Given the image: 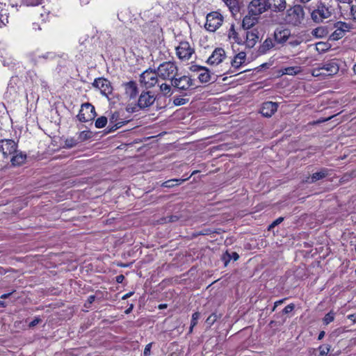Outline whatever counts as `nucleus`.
Instances as JSON below:
<instances>
[{
  "instance_id": "1",
  "label": "nucleus",
  "mask_w": 356,
  "mask_h": 356,
  "mask_svg": "<svg viewBox=\"0 0 356 356\" xmlns=\"http://www.w3.org/2000/svg\"><path fill=\"white\" fill-rule=\"evenodd\" d=\"M309 10L311 19L314 22L318 24L323 22L325 19L330 17L332 14V6L322 1H318L313 9L309 8Z\"/></svg>"
},
{
  "instance_id": "2",
  "label": "nucleus",
  "mask_w": 356,
  "mask_h": 356,
  "mask_svg": "<svg viewBox=\"0 0 356 356\" xmlns=\"http://www.w3.org/2000/svg\"><path fill=\"white\" fill-rule=\"evenodd\" d=\"M305 19V10L302 6L295 5L286 10L282 22L289 25L298 26Z\"/></svg>"
},
{
  "instance_id": "3",
  "label": "nucleus",
  "mask_w": 356,
  "mask_h": 356,
  "mask_svg": "<svg viewBox=\"0 0 356 356\" xmlns=\"http://www.w3.org/2000/svg\"><path fill=\"white\" fill-rule=\"evenodd\" d=\"M339 65L337 59H332L323 63H319L318 67L312 71V75L318 76L320 75L330 76L338 73Z\"/></svg>"
},
{
  "instance_id": "4",
  "label": "nucleus",
  "mask_w": 356,
  "mask_h": 356,
  "mask_svg": "<svg viewBox=\"0 0 356 356\" xmlns=\"http://www.w3.org/2000/svg\"><path fill=\"white\" fill-rule=\"evenodd\" d=\"M156 70L160 79L170 80L171 82L177 76L179 70L177 64L172 61L163 62Z\"/></svg>"
},
{
  "instance_id": "5",
  "label": "nucleus",
  "mask_w": 356,
  "mask_h": 356,
  "mask_svg": "<svg viewBox=\"0 0 356 356\" xmlns=\"http://www.w3.org/2000/svg\"><path fill=\"white\" fill-rule=\"evenodd\" d=\"M28 57L35 65H39L55 60L57 58V55L54 51L41 52L37 49L29 53Z\"/></svg>"
},
{
  "instance_id": "6",
  "label": "nucleus",
  "mask_w": 356,
  "mask_h": 356,
  "mask_svg": "<svg viewBox=\"0 0 356 356\" xmlns=\"http://www.w3.org/2000/svg\"><path fill=\"white\" fill-rule=\"evenodd\" d=\"M22 82L18 76H13L8 84L5 98L10 102H14L19 94L22 91Z\"/></svg>"
},
{
  "instance_id": "7",
  "label": "nucleus",
  "mask_w": 356,
  "mask_h": 356,
  "mask_svg": "<svg viewBox=\"0 0 356 356\" xmlns=\"http://www.w3.org/2000/svg\"><path fill=\"white\" fill-rule=\"evenodd\" d=\"M223 20L224 17L219 12H211L207 15L204 27L208 31L214 32L222 26Z\"/></svg>"
},
{
  "instance_id": "8",
  "label": "nucleus",
  "mask_w": 356,
  "mask_h": 356,
  "mask_svg": "<svg viewBox=\"0 0 356 356\" xmlns=\"http://www.w3.org/2000/svg\"><path fill=\"white\" fill-rule=\"evenodd\" d=\"M159 78L156 70L149 68L144 71L140 75L139 81L140 84L146 88H151L158 83Z\"/></svg>"
},
{
  "instance_id": "9",
  "label": "nucleus",
  "mask_w": 356,
  "mask_h": 356,
  "mask_svg": "<svg viewBox=\"0 0 356 356\" xmlns=\"http://www.w3.org/2000/svg\"><path fill=\"white\" fill-rule=\"evenodd\" d=\"M126 111L120 110L115 111L109 119L110 128L109 131H115L129 122V120L125 117Z\"/></svg>"
},
{
  "instance_id": "10",
  "label": "nucleus",
  "mask_w": 356,
  "mask_h": 356,
  "mask_svg": "<svg viewBox=\"0 0 356 356\" xmlns=\"http://www.w3.org/2000/svg\"><path fill=\"white\" fill-rule=\"evenodd\" d=\"M171 85L179 91H186L194 86L193 80L188 76H175L172 80Z\"/></svg>"
},
{
  "instance_id": "11",
  "label": "nucleus",
  "mask_w": 356,
  "mask_h": 356,
  "mask_svg": "<svg viewBox=\"0 0 356 356\" xmlns=\"http://www.w3.org/2000/svg\"><path fill=\"white\" fill-rule=\"evenodd\" d=\"M96 116L95 107L89 103L83 104L77 118L80 122H87L92 120Z\"/></svg>"
},
{
  "instance_id": "12",
  "label": "nucleus",
  "mask_w": 356,
  "mask_h": 356,
  "mask_svg": "<svg viewBox=\"0 0 356 356\" xmlns=\"http://www.w3.org/2000/svg\"><path fill=\"white\" fill-rule=\"evenodd\" d=\"M194 53L195 50L188 42H181L176 47V54L182 60H189Z\"/></svg>"
},
{
  "instance_id": "13",
  "label": "nucleus",
  "mask_w": 356,
  "mask_h": 356,
  "mask_svg": "<svg viewBox=\"0 0 356 356\" xmlns=\"http://www.w3.org/2000/svg\"><path fill=\"white\" fill-rule=\"evenodd\" d=\"M17 144L13 140L4 139L0 140V152L4 158H8L16 152Z\"/></svg>"
},
{
  "instance_id": "14",
  "label": "nucleus",
  "mask_w": 356,
  "mask_h": 356,
  "mask_svg": "<svg viewBox=\"0 0 356 356\" xmlns=\"http://www.w3.org/2000/svg\"><path fill=\"white\" fill-rule=\"evenodd\" d=\"M268 10L265 0H252L248 5V13L259 16Z\"/></svg>"
},
{
  "instance_id": "15",
  "label": "nucleus",
  "mask_w": 356,
  "mask_h": 356,
  "mask_svg": "<svg viewBox=\"0 0 356 356\" xmlns=\"http://www.w3.org/2000/svg\"><path fill=\"white\" fill-rule=\"evenodd\" d=\"M93 86L98 88L101 93L106 97H108L113 91V87L111 82L104 78H98L95 79Z\"/></svg>"
},
{
  "instance_id": "16",
  "label": "nucleus",
  "mask_w": 356,
  "mask_h": 356,
  "mask_svg": "<svg viewBox=\"0 0 356 356\" xmlns=\"http://www.w3.org/2000/svg\"><path fill=\"white\" fill-rule=\"evenodd\" d=\"M243 37H244L243 44L248 48H252L259 40V31L256 29L247 30Z\"/></svg>"
},
{
  "instance_id": "17",
  "label": "nucleus",
  "mask_w": 356,
  "mask_h": 356,
  "mask_svg": "<svg viewBox=\"0 0 356 356\" xmlns=\"http://www.w3.org/2000/svg\"><path fill=\"white\" fill-rule=\"evenodd\" d=\"M155 100L156 97L152 92H143L138 98V105L140 108H145L152 105Z\"/></svg>"
},
{
  "instance_id": "18",
  "label": "nucleus",
  "mask_w": 356,
  "mask_h": 356,
  "mask_svg": "<svg viewBox=\"0 0 356 356\" xmlns=\"http://www.w3.org/2000/svg\"><path fill=\"white\" fill-rule=\"evenodd\" d=\"M268 10L273 12H282L286 7V0H265Z\"/></svg>"
},
{
  "instance_id": "19",
  "label": "nucleus",
  "mask_w": 356,
  "mask_h": 356,
  "mask_svg": "<svg viewBox=\"0 0 356 356\" xmlns=\"http://www.w3.org/2000/svg\"><path fill=\"white\" fill-rule=\"evenodd\" d=\"M331 170L325 168H321L318 172L313 173L311 177H308L304 180L305 182L308 184L314 183L318 180L323 179L330 175Z\"/></svg>"
},
{
  "instance_id": "20",
  "label": "nucleus",
  "mask_w": 356,
  "mask_h": 356,
  "mask_svg": "<svg viewBox=\"0 0 356 356\" xmlns=\"http://www.w3.org/2000/svg\"><path fill=\"white\" fill-rule=\"evenodd\" d=\"M278 105L277 103L272 102H266L262 104L260 113L265 117H271L277 110Z\"/></svg>"
},
{
  "instance_id": "21",
  "label": "nucleus",
  "mask_w": 356,
  "mask_h": 356,
  "mask_svg": "<svg viewBox=\"0 0 356 356\" xmlns=\"http://www.w3.org/2000/svg\"><path fill=\"white\" fill-rule=\"evenodd\" d=\"M225 57L224 49L221 48L216 49L211 56L208 58V63L211 65H218L222 61Z\"/></svg>"
},
{
  "instance_id": "22",
  "label": "nucleus",
  "mask_w": 356,
  "mask_h": 356,
  "mask_svg": "<svg viewBox=\"0 0 356 356\" xmlns=\"http://www.w3.org/2000/svg\"><path fill=\"white\" fill-rule=\"evenodd\" d=\"M227 38L231 43L243 44L244 37L241 36L240 34L235 30L234 24L231 25L229 29L227 31Z\"/></svg>"
},
{
  "instance_id": "23",
  "label": "nucleus",
  "mask_w": 356,
  "mask_h": 356,
  "mask_svg": "<svg viewBox=\"0 0 356 356\" xmlns=\"http://www.w3.org/2000/svg\"><path fill=\"white\" fill-rule=\"evenodd\" d=\"M3 66L8 67L10 70H17L20 68L21 63L15 59L11 55L6 54L2 60Z\"/></svg>"
},
{
  "instance_id": "24",
  "label": "nucleus",
  "mask_w": 356,
  "mask_h": 356,
  "mask_svg": "<svg viewBox=\"0 0 356 356\" xmlns=\"http://www.w3.org/2000/svg\"><path fill=\"white\" fill-rule=\"evenodd\" d=\"M125 94L130 99H134L136 97L138 93V87L134 81H129L124 84Z\"/></svg>"
},
{
  "instance_id": "25",
  "label": "nucleus",
  "mask_w": 356,
  "mask_h": 356,
  "mask_svg": "<svg viewBox=\"0 0 356 356\" xmlns=\"http://www.w3.org/2000/svg\"><path fill=\"white\" fill-rule=\"evenodd\" d=\"M257 15H252L248 13V15L245 16L243 22L242 26L245 30L250 29L254 25L257 23Z\"/></svg>"
},
{
  "instance_id": "26",
  "label": "nucleus",
  "mask_w": 356,
  "mask_h": 356,
  "mask_svg": "<svg viewBox=\"0 0 356 356\" xmlns=\"http://www.w3.org/2000/svg\"><path fill=\"white\" fill-rule=\"evenodd\" d=\"M246 54L243 51L239 52L236 54L231 62L232 67L234 70L238 69L243 63H245Z\"/></svg>"
},
{
  "instance_id": "27",
  "label": "nucleus",
  "mask_w": 356,
  "mask_h": 356,
  "mask_svg": "<svg viewBox=\"0 0 356 356\" xmlns=\"http://www.w3.org/2000/svg\"><path fill=\"white\" fill-rule=\"evenodd\" d=\"M274 47L273 41L271 38H266L263 43L259 46V53L260 54H266L269 50L273 49Z\"/></svg>"
},
{
  "instance_id": "28",
  "label": "nucleus",
  "mask_w": 356,
  "mask_h": 356,
  "mask_svg": "<svg viewBox=\"0 0 356 356\" xmlns=\"http://www.w3.org/2000/svg\"><path fill=\"white\" fill-rule=\"evenodd\" d=\"M196 172H197V171L193 172V173L189 177H188L185 179H173L168 180V181L163 182L161 184V186L163 187H165V188H171V187L174 186L175 185H179V184H182L184 181L188 180L192 175H193Z\"/></svg>"
},
{
  "instance_id": "29",
  "label": "nucleus",
  "mask_w": 356,
  "mask_h": 356,
  "mask_svg": "<svg viewBox=\"0 0 356 356\" xmlns=\"http://www.w3.org/2000/svg\"><path fill=\"white\" fill-rule=\"evenodd\" d=\"M15 154L11 158V163L13 165H20L23 164L26 159V154L22 153V152H15Z\"/></svg>"
},
{
  "instance_id": "30",
  "label": "nucleus",
  "mask_w": 356,
  "mask_h": 356,
  "mask_svg": "<svg viewBox=\"0 0 356 356\" xmlns=\"http://www.w3.org/2000/svg\"><path fill=\"white\" fill-rule=\"evenodd\" d=\"M289 32L284 29L282 31H276L275 32V39L279 43L284 42L288 40Z\"/></svg>"
},
{
  "instance_id": "31",
  "label": "nucleus",
  "mask_w": 356,
  "mask_h": 356,
  "mask_svg": "<svg viewBox=\"0 0 356 356\" xmlns=\"http://www.w3.org/2000/svg\"><path fill=\"white\" fill-rule=\"evenodd\" d=\"M198 79L201 83H207L210 81L211 76L209 70L203 67L198 74Z\"/></svg>"
},
{
  "instance_id": "32",
  "label": "nucleus",
  "mask_w": 356,
  "mask_h": 356,
  "mask_svg": "<svg viewBox=\"0 0 356 356\" xmlns=\"http://www.w3.org/2000/svg\"><path fill=\"white\" fill-rule=\"evenodd\" d=\"M301 69L300 67L295 66V67H287L285 68H283L282 70L283 74H288V75H296L298 74L299 72H300Z\"/></svg>"
},
{
  "instance_id": "33",
  "label": "nucleus",
  "mask_w": 356,
  "mask_h": 356,
  "mask_svg": "<svg viewBox=\"0 0 356 356\" xmlns=\"http://www.w3.org/2000/svg\"><path fill=\"white\" fill-rule=\"evenodd\" d=\"M172 85L163 83L159 86L160 91L164 96H170L172 94Z\"/></svg>"
},
{
  "instance_id": "34",
  "label": "nucleus",
  "mask_w": 356,
  "mask_h": 356,
  "mask_svg": "<svg viewBox=\"0 0 356 356\" xmlns=\"http://www.w3.org/2000/svg\"><path fill=\"white\" fill-rule=\"evenodd\" d=\"M238 258H239V256L236 252H233L231 254H229L227 252H226V253L223 255L222 259L225 261V266H227L228 262L231 259H234V261H236Z\"/></svg>"
},
{
  "instance_id": "35",
  "label": "nucleus",
  "mask_w": 356,
  "mask_h": 356,
  "mask_svg": "<svg viewBox=\"0 0 356 356\" xmlns=\"http://www.w3.org/2000/svg\"><path fill=\"white\" fill-rule=\"evenodd\" d=\"M226 5L229 7L232 12L237 11L238 10V0H222Z\"/></svg>"
},
{
  "instance_id": "36",
  "label": "nucleus",
  "mask_w": 356,
  "mask_h": 356,
  "mask_svg": "<svg viewBox=\"0 0 356 356\" xmlns=\"http://www.w3.org/2000/svg\"><path fill=\"white\" fill-rule=\"evenodd\" d=\"M335 28H337V31H342L343 33H345L346 31H348L350 29V24L343 22H338L336 25Z\"/></svg>"
},
{
  "instance_id": "37",
  "label": "nucleus",
  "mask_w": 356,
  "mask_h": 356,
  "mask_svg": "<svg viewBox=\"0 0 356 356\" xmlns=\"http://www.w3.org/2000/svg\"><path fill=\"white\" fill-rule=\"evenodd\" d=\"M331 346L328 344H323L318 347V356H326L330 350Z\"/></svg>"
},
{
  "instance_id": "38",
  "label": "nucleus",
  "mask_w": 356,
  "mask_h": 356,
  "mask_svg": "<svg viewBox=\"0 0 356 356\" xmlns=\"http://www.w3.org/2000/svg\"><path fill=\"white\" fill-rule=\"evenodd\" d=\"M107 122V118L104 116L98 118L95 121V127L98 129L103 128L106 126Z\"/></svg>"
},
{
  "instance_id": "39",
  "label": "nucleus",
  "mask_w": 356,
  "mask_h": 356,
  "mask_svg": "<svg viewBox=\"0 0 356 356\" xmlns=\"http://www.w3.org/2000/svg\"><path fill=\"white\" fill-rule=\"evenodd\" d=\"M335 313L333 311H330L327 314H325L323 318V323L325 325H328L331 322L334 320Z\"/></svg>"
},
{
  "instance_id": "40",
  "label": "nucleus",
  "mask_w": 356,
  "mask_h": 356,
  "mask_svg": "<svg viewBox=\"0 0 356 356\" xmlns=\"http://www.w3.org/2000/svg\"><path fill=\"white\" fill-rule=\"evenodd\" d=\"M8 23V15L6 10H1L0 27L6 26Z\"/></svg>"
},
{
  "instance_id": "41",
  "label": "nucleus",
  "mask_w": 356,
  "mask_h": 356,
  "mask_svg": "<svg viewBox=\"0 0 356 356\" xmlns=\"http://www.w3.org/2000/svg\"><path fill=\"white\" fill-rule=\"evenodd\" d=\"M200 318V313L199 312H195L192 315V319L191 322V326H190V330L189 332H191L193 331V327L197 325V320Z\"/></svg>"
},
{
  "instance_id": "42",
  "label": "nucleus",
  "mask_w": 356,
  "mask_h": 356,
  "mask_svg": "<svg viewBox=\"0 0 356 356\" xmlns=\"http://www.w3.org/2000/svg\"><path fill=\"white\" fill-rule=\"evenodd\" d=\"M22 3L27 6H35L41 3L42 0H21Z\"/></svg>"
},
{
  "instance_id": "43",
  "label": "nucleus",
  "mask_w": 356,
  "mask_h": 356,
  "mask_svg": "<svg viewBox=\"0 0 356 356\" xmlns=\"http://www.w3.org/2000/svg\"><path fill=\"white\" fill-rule=\"evenodd\" d=\"M312 34L317 38H321L325 35V29L321 27L316 28L312 31Z\"/></svg>"
},
{
  "instance_id": "44",
  "label": "nucleus",
  "mask_w": 356,
  "mask_h": 356,
  "mask_svg": "<svg viewBox=\"0 0 356 356\" xmlns=\"http://www.w3.org/2000/svg\"><path fill=\"white\" fill-rule=\"evenodd\" d=\"M77 144V142L76 140L73 138H67L66 139L65 142V145L68 148H72L73 147H75Z\"/></svg>"
},
{
  "instance_id": "45",
  "label": "nucleus",
  "mask_w": 356,
  "mask_h": 356,
  "mask_svg": "<svg viewBox=\"0 0 356 356\" xmlns=\"http://www.w3.org/2000/svg\"><path fill=\"white\" fill-rule=\"evenodd\" d=\"M173 103L176 106L184 105L186 103V100L184 98L177 97L174 99Z\"/></svg>"
},
{
  "instance_id": "46",
  "label": "nucleus",
  "mask_w": 356,
  "mask_h": 356,
  "mask_svg": "<svg viewBox=\"0 0 356 356\" xmlns=\"http://www.w3.org/2000/svg\"><path fill=\"white\" fill-rule=\"evenodd\" d=\"M216 320L217 315L216 314H212L207 318L206 322L209 325H213Z\"/></svg>"
},
{
  "instance_id": "47",
  "label": "nucleus",
  "mask_w": 356,
  "mask_h": 356,
  "mask_svg": "<svg viewBox=\"0 0 356 356\" xmlns=\"http://www.w3.org/2000/svg\"><path fill=\"white\" fill-rule=\"evenodd\" d=\"M344 34L342 31H337V28H336V30L332 33V37L334 39H339L343 37Z\"/></svg>"
},
{
  "instance_id": "48",
  "label": "nucleus",
  "mask_w": 356,
  "mask_h": 356,
  "mask_svg": "<svg viewBox=\"0 0 356 356\" xmlns=\"http://www.w3.org/2000/svg\"><path fill=\"white\" fill-rule=\"evenodd\" d=\"M204 67L197 65H193L190 67V70L193 72H197L198 74L202 70Z\"/></svg>"
},
{
  "instance_id": "49",
  "label": "nucleus",
  "mask_w": 356,
  "mask_h": 356,
  "mask_svg": "<svg viewBox=\"0 0 356 356\" xmlns=\"http://www.w3.org/2000/svg\"><path fill=\"white\" fill-rule=\"evenodd\" d=\"M293 309H294V305L289 304L284 308L282 312L284 314H289V313L291 312L293 310Z\"/></svg>"
},
{
  "instance_id": "50",
  "label": "nucleus",
  "mask_w": 356,
  "mask_h": 356,
  "mask_svg": "<svg viewBox=\"0 0 356 356\" xmlns=\"http://www.w3.org/2000/svg\"><path fill=\"white\" fill-rule=\"evenodd\" d=\"M284 218L282 217H280L276 219L275 221L272 222V224L269 226V229L275 227L283 221Z\"/></svg>"
},
{
  "instance_id": "51",
  "label": "nucleus",
  "mask_w": 356,
  "mask_h": 356,
  "mask_svg": "<svg viewBox=\"0 0 356 356\" xmlns=\"http://www.w3.org/2000/svg\"><path fill=\"white\" fill-rule=\"evenodd\" d=\"M151 347H152V344L151 343H148L147 345H146V346L145 348V350H144V352H143V355L144 356H149Z\"/></svg>"
},
{
  "instance_id": "52",
  "label": "nucleus",
  "mask_w": 356,
  "mask_h": 356,
  "mask_svg": "<svg viewBox=\"0 0 356 356\" xmlns=\"http://www.w3.org/2000/svg\"><path fill=\"white\" fill-rule=\"evenodd\" d=\"M41 321V319L39 318H35V319H33L31 322L29 323V326L30 327H33L34 326H35L36 325H38L40 322Z\"/></svg>"
},
{
  "instance_id": "53",
  "label": "nucleus",
  "mask_w": 356,
  "mask_h": 356,
  "mask_svg": "<svg viewBox=\"0 0 356 356\" xmlns=\"http://www.w3.org/2000/svg\"><path fill=\"white\" fill-rule=\"evenodd\" d=\"M284 299H282V300H280L276 301V302L274 303V307H273V309H272V310H273V311H275V308H276L277 306H279V305H282V304L284 302Z\"/></svg>"
},
{
  "instance_id": "54",
  "label": "nucleus",
  "mask_w": 356,
  "mask_h": 356,
  "mask_svg": "<svg viewBox=\"0 0 356 356\" xmlns=\"http://www.w3.org/2000/svg\"><path fill=\"white\" fill-rule=\"evenodd\" d=\"M347 318L352 321L353 323H356V315L355 314H349L348 315Z\"/></svg>"
},
{
  "instance_id": "55",
  "label": "nucleus",
  "mask_w": 356,
  "mask_h": 356,
  "mask_svg": "<svg viewBox=\"0 0 356 356\" xmlns=\"http://www.w3.org/2000/svg\"><path fill=\"white\" fill-rule=\"evenodd\" d=\"M351 15L353 20L356 21V8L352 7L351 8Z\"/></svg>"
},
{
  "instance_id": "56",
  "label": "nucleus",
  "mask_w": 356,
  "mask_h": 356,
  "mask_svg": "<svg viewBox=\"0 0 356 356\" xmlns=\"http://www.w3.org/2000/svg\"><path fill=\"white\" fill-rule=\"evenodd\" d=\"M133 294H134V292H129V293L124 294L122 296V300H126V299L129 298V297H131Z\"/></svg>"
},
{
  "instance_id": "57",
  "label": "nucleus",
  "mask_w": 356,
  "mask_h": 356,
  "mask_svg": "<svg viewBox=\"0 0 356 356\" xmlns=\"http://www.w3.org/2000/svg\"><path fill=\"white\" fill-rule=\"evenodd\" d=\"M124 279V276L123 275H118L116 277V281L118 282V283H121L122 282Z\"/></svg>"
},
{
  "instance_id": "58",
  "label": "nucleus",
  "mask_w": 356,
  "mask_h": 356,
  "mask_svg": "<svg viewBox=\"0 0 356 356\" xmlns=\"http://www.w3.org/2000/svg\"><path fill=\"white\" fill-rule=\"evenodd\" d=\"M95 299V296H90L88 298V301L89 303H92L94 302Z\"/></svg>"
},
{
  "instance_id": "59",
  "label": "nucleus",
  "mask_w": 356,
  "mask_h": 356,
  "mask_svg": "<svg viewBox=\"0 0 356 356\" xmlns=\"http://www.w3.org/2000/svg\"><path fill=\"white\" fill-rule=\"evenodd\" d=\"M324 336H325V332L321 331L318 334V339L321 340L324 337Z\"/></svg>"
},
{
  "instance_id": "60",
  "label": "nucleus",
  "mask_w": 356,
  "mask_h": 356,
  "mask_svg": "<svg viewBox=\"0 0 356 356\" xmlns=\"http://www.w3.org/2000/svg\"><path fill=\"white\" fill-rule=\"evenodd\" d=\"M90 0H80V3L81 5H87L89 3Z\"/></svg>"
},
{
  "instance_id": "61",
  "label": "nucleus",
  "mask_w": 356,
  "mask_h": 356,
  "mask_svg": "<svg viewBox=\"0 0 356 356\" xmlns=\"http://www.w3.org/2000/svg\"><path fill=\"white\" fill-rule=\"evenodd\" d=\"M337 1L341 3H348L352 2V0H337Z\"/></svg>"
},
{
  "instance_id": "62",
  "label": "nucleus",
  "mask_w": 356,
  "mask_h": 356,
  "mask_svg": "<svg viewBox=\"0 0 356 356\" xmlns=\"http://www.w3.org/2000/svg\"><path fill=\"white\" fill-rule=\"evenodd\" d=\"M10 296V293H4L1 295V298L5 299L7 298Z\"/></svg>"
},
{
  "instance_id": "63",
  "label": "nucleus",
  "mask_w": 356,
  "mask_h": 356,
  "mask_svg": "<svg viewBox=\"0 0 356 356\" xmlns=\"http://www.w3.org/2000/svg\"><path fill=\"white\" fill-rule=\"evenodd\" d=\"M176 216H171L170 217L169 222H174L176 220Z\"/></svg>"
},
{
  "instance_id": "64",
  "label": "nucleus",
  "mask_w": 356,
  "mask_h": 356,
  "mask_svg": "<svg viewBox=\"0 0 356 356\" xmlns=\"http://www.w3.org/2000/svg\"><path fill=\"white\" fill-rule=\"evenodd\" d=\"M132 309H133V305H131V307L125 311V313L126 314L130 313V312L132 310Z\"/></svg>"
}]
</instances>
